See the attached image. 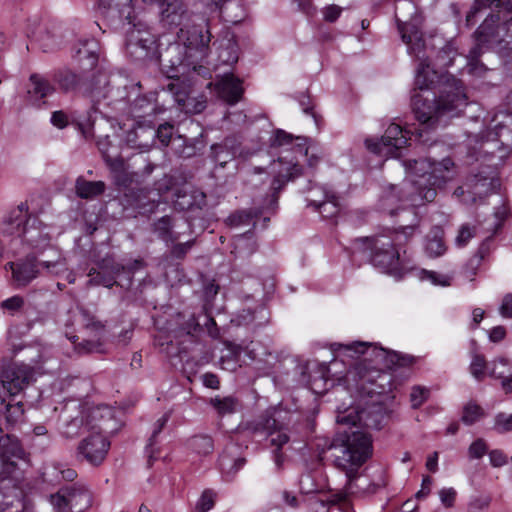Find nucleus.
<instances>
[{"label":"nucleus","mask_w":512,"mask_h":512,"mask_svg":"<svg viewBox=\"0 0 512 512\" xmlns=\"http://www.w3.org/2000/svg\"><path fill=\"white\" fill-rule=\"evenodd\" d=\"M487 141L499 142L504 149L512 145V114L499 112L492 119V126L486 133Z\"/></svg>","instance_id":"412c9836"},{"label":"nucleus","mask_w":512,"mask_h":512,"mask_svg":"<svg viewBox=\"0 0 512 512\" xmlns=\"http://www.w3.org/2000/svg\"><path fill=\"white\" fill-rule=\"evenodd\" d=\"M356 243L363 247V250L370 251V261L373 266L397 279L402 277L404 268L400 251L395 247L391 236L379 234L363 237L356 239Z\"/></svg>","instance_id":"1a4fd4ad"},{"label":"nucleus","mask_w":512,"mask_h":512,"mask_svg":"<svg viewBox=\"0 0 512 512\" xmlns=\"http://www.w3.org/2000/svg\"><path fill=\"white\" fill-rule=\"evenodd\" d=\"M429 391L426 388L414 387L410 394V401L413 408L420 407L428 398Z\"/></svg>","instance_id":"6e6d98bb"},{"label":"nucleus","mask_w":512,"mask_h":512,"mask_svg":"<svg viewBox=\"0 0 512 512\" xmlns=\"http://www.w3.org/2000/svg\"><path fill=\"white\" fill-rule=\"evenodd\" d=\"M261 215H263L262 210H241L230 215L228 221L232 226L236 227L242 225H250L251 223L255 225V219L260 217Z\"/></svg>","instance_id":"72a5a7b5"},{"label":"nucleus","mask_w":512,"mask_h":512,"mask_svg":"<svg viewBox=\"0 0 512 512\" xmlns=\"http://www.w3.org/2000/svg\"><path fill=\"white\" fill-rule=\"evenodd\" d=\"M489 183L486 178L478 179L475 176L471 180V184L467 183L464 187H458L454 195L458 197L464 204L470 205L477 202V199H481L482 196L486 195L489 190Z\"/></svg>","instance_id":"393cba45"},{"label":"nucleus","mask_w":512,"mask_h":512,"mask_svg":"<svg viewBox=\"0 0 512 512\" xmlns=\"http://www.w3.org/2000/svg\"><path fill=\"white\" fill-rule=\"evenodd\" d=\"M66 488L69 501V510L80 512L90 507L92 496L84 485L75 483L70 486H66Z\"/></svg>","instance_id":"cd10ccee"},{"label":"nucleus","mask_w":512,"mask_h":512,"mask_svg":"<svg viewBox=\"0 0 512 512\" xmlns=\"http://www.w3.org/2000/svg\"><path fill=\"white\" fill-rule=\"evenodd\" d=\"M475 236L474 227L464 224L459 229L458 235L455 238V243L458 247H464Z\"/></svg>","instance_id":"5fc2aeb1"},{"label":"nucleus","mask_w":512,"mask_h":512,"mask_svg":"<svg viewBox=\"0 0 512 512\" xmlns=\"http://www.w3.org/2000/svg\"><path fill=\"white\" fill-rule=\"evenodd\" d=\"M271 147L284 148L280 155L273 163V172L275 176L271 182V189L273 194L269 199L268 210L275 211L278 205V194L285 187L287 182L294 180L302 174V168L298 163L296 157H290V153L295 155L305 156L307 158V165L309 168L314 169L321 161L318 153L310 151L308 146V139L303 137L294 138L292 134L287 133L282 129L275 131Z\"/></svg>","instance_id":"39448f33"},{"label":"nucleus","mask_w":512,"mask_h":512,"mask_svg":"<svg viewBox=\"0 0 512 512\" xmlns=\"http://www.w3.org/2000/svg\"><path fill=\"white\" fill-rule=\"evenodd\" d=\"M446 247L442 238L438 235V231L433 237H427L425 244V251L430 257H439L444 254Z\"/></svg>","instance_id":"a19ab883"},{"label":"nucleus","mask_w":512,"mask_h":512,"mask_svg":"<svg viewBox=\"0 0 512 512\" xmlns=\"http://www.w3.org/2000/svg\"><path fill=\"white\" fill-rule=\"evenodd\" d=\"M487 362L483 355L474 352L472 354L469 371L471 375L477 380L482 381L486 375Z\"/></svg>","instance_id":"ea45409f"},{"label":"nucleus","mask_w":512,"mask_h":512,"mask_svg":"<svg viewBox=\"0 0 512 512\" xmlns=\"http://www.w3.org/2000/svg\"><path fill=\"white\" fill-rule=\"evenodd\" d=\"M488 451V446L484 439L478 438L471 443L468 448V455L471 459H480Z\"/></svg>","instance_id":"603ef678"},{"label":"nucleus","mask_w":512,"mask_h":512,"mask_svg":"<svg viewBox=\"0 0 512 512\" xmlns=\"http://www.w3.org/2000/svg\"><path fill=\"white\" fill-rule=\"evenodd\" d=\"M75 57L85 69H93L98 62V43L94 39L81 41L76 48Z\"/></svg>","instance_id":"c85d7f7f"},{"label":"nucleus","mask_w":512,"mask_h":512,"mask_svg":"<svg viewBox=\"0 0 512 512\" xmlns=\"http://www.w3.org/2000/svg\"><path fill=\"white\" fill-rule=\"evenodd\" d=\"M51 503L58 510V512H65L67 509H69L67 488L63 487L57 494L52 495Z\"/></svg>","instance_id":"864d4df0"},{"label":"nucleus","mask_w":512,"mask_h":512,"mask_svg":"<svg viewBox=\"0 0 512 512\" xmlns=\"http://www.w3.org/2000/svg\"><path fill=\"white\" fill-rule=\"evenodd\" d=\"M24 415V409L22 402L14 404L8 403L5 405V418L7 423L15 424L21 420Z\"/></svg>","instance_id":"49530a36"},{"label":"nucleus","mask_w":512,"mask_h":512,"mask_svg":"<svg viewBox=\"0 0 512 512\" xmlns=\"http://www.w3.org/2000/svg\"><path fill=\"white\" fill-rule=\"evenodd\" d=\"M490 464L495 467H503L508 463L507 455L500 449H493L489 453Z\"/></svg>","instance_id":"680f3d73"},{"label":"nucleus","mask_w":512,"mask_h":512,"mask_svg":"<svg viewBox=\"0 0 512 512\" xmlns=\"http://www.w3.org/2000/svg\"><path fill=\"white\" fill-rule=\"evenodd\" d=\"M27 213L26 203H21L13 209L4 222V235L12 237L9 245L13 255L24 252L25 246L42 255L51 244L48 227L38 217L27 216Z\"/></svg>","instance_id":"0eeeda50"},{"label":"nucleus","mask_w":512,"mask_h":512,"mask_svg":"<svg viewBox=\"0 0 512 512\" xmlns=\"http://www.w3.org/2000/svg\"><path fill=\"white\" fill-rule=\"evenodd\" d=\"M173 125L169 123H164L159 125L158 129L155 132V136L161 142L163 146H167L171 140L173 134Z\"/></svg>","instance_id":"13d9d810"},{"label":"nucleus","mask_w":512,"mask_h":512,"mask_svg":"<svg viewBox=\"0 0 512 512\" xmlns=\"http://www.w3.org/2000/svg\"><path fill=\"white\" fill-rule=\"evenodd\" d=\"M417 7L412 0H395V19L402 41L408 53L419 56L424 47L422 32L417 23Z\"/></svg>","instance_id":"9b49d317"},{"label":"nucleus","mask_w":512,"mask_h":512,"mask_svg":"<svg viewBox=\"0 0 512 512\" xmlns=\"http://www.w3.org/2000/svg\"><path fill=\"white\" fill-rule=\"evenodd\" d=\"M152 232L167 245L173 244L190 233V224L183 218L165 215L153 222Z\"/></svg>","instance_id":"2eb2a0df"},{"label":"nucleus","mask_w":512,"mask_h":512,"mask_svg":"<svg viewBox=\"0 0 512 512\" xmlns=\"http://www.w3.org/2000/svg\"><path fill=\"white\" fill-rule=\"evenodd\" d=\"M425 46L419 56L420 62L415 72V92L411 97L412 109L420 125L431 129L442 119L458 117L468 105L464 84L453 76L441 75L430 66L424 57Z\"/></svg>","instance_id":"f03ea898"},{"label":"nucleus","mask_w":512,"mask_h":512,"mask_svg":"<svg viewBox=\"0 0 512 512\" xmlns=\"http://www.w3.org/2000/svg\"><path fill=\"white\" fill-rule=\"evenodd\" d=\"M423 132L422 129H415V131L403 129L400 125L392 123L381 139H366L365 146L369 151L380 156L400 157V150L407 145L411 136L415 135L420 141L423 138Z\"/></svg>","instance_id":"f8f14e48"},{"label":"nucleus","mask_w":512,"mask_h":512,"mask_svg":"<svg viewBox=\"0 0 512 512\" xmlns=\"http://www.w3.org/2000/svg\"><path fill=\"white\" fill-rule=\"evenodd\" d=\"M206 205V195L199 189L182 188L175 193L174 206L178 210L202 209Z\"/></svg>","instance_id":"5701e85b"},{"label":"nucleus","mask_w":512,"mask_h":512,"mask_svg":"<svg viewBox=\"0 0 512 512\" xmlns=\"http://www.w3.org/2000/svg\"><path fill=\"white\" fill-rule=\"evenodd\" d=\"M156 4L160 7L163 24L179 27L178 40L183 44L186 54L192 57V51H195L201 60L206 57L211 41L208 20L202 19L205 22V30L201 25H196L194 18L199 17L189 13L182 0H166L165 3Z\"/></svg>","instance_id":"423d86ee"},{"label":"nucleus","mask_w":512,"mask_h":512,"mask_svg":"<svg viewBox=\"0 0 512 512\" xmlns=\"http://www.w3.org/2000/svg\"><path fill=\"white\" fill-rule=\"evenodd\" d=\"M230 139L226 138L223 142V144L219 145H213L212 150L215 154L216 161L220 162L221 164L226 163L227 161L233 159L236 155V151H227L225 157H221V154L225 152V150L229 147Z\"/></svg>","instance_id":"3c124183"},{"label":"nucleus","mask_w":512,"mask_h":512,"mask_svg":"<svg viewBox=\"0 0 512 512\" xmlns=\"http://www.w3.org/2000/svg\"><path fill=\"white\" fill-rule=\"evenodd\" d=\"M403 166L410 178L400 187L391 185L380 199L382 211L394 216L397 211L409 214L412 219L409 224L401 223L397 229L385 233L392 237L397 249L409 243L417 233L420 218L415 207L426 202H432L437 189L453 178L454 163L450 158L440 162L429 159H414L403 162Z\"/></svg>","instance_id":"f257e3e1"},{"label":"nucleus","mask_w":512,"mask_h":512,"mask_svg":"<svg viewBox=\"0 0 512 512\" xmlns=\"http://www.w3.org/2000/svg\"><path fill=\"white\" fill-rule=\"evenodd\" d=\"M487 252L488 248L486 247V244L483 243L479 247L478 251L468 259L463 267V275L465 278L469 279L470 281L474 280Z\"/></svg>","instance_id":"2f4dec72"},{"label":"nucleus","mask_w":512,"mask_h":512,"mask_svg":"<svg viewBox=\"0 0 512 512\" xmlns=\"http://www.w3.org/2000/svg\"><path fill=\"white\" fill-rule=\"evenodd\" d=\"M486 8H490L492 12L475 31L478 44L467 55L468 71L474 75H480L486 70L479 61L482 52L480 44L501 42L508 35L512 37V0H476L466 16L467 24Z\"/></svg>","instance_id":"20e7f679"},{"label":"nucleus","mask_w":512,"mask_h":512,"mask_svg":"<svg viewBox=\"0 0 512 512\" xmlns=\"http://www.w3.org/2000/svg\"><path fill=\"white\" fill-rule=\"evenodd\" d=\"M33 377L32 369L27 365H13L3 370L1 386L11 396L18 394Z\"/></svg>","instance_id":"f3484780"},{"label":"nucleus","mask_w":512,"mask_h":512,"mask_svg":"<svg viewBox=\"0 0 512 512\" xmlns=\"http://www.w3.org/2000/svg\"><path fill=\"white\" fill-rule=\"evenodd\" d=\"M341 12L342 8L334 4L326 6L322 11L323 18L327 22H335L341 15Z\"/></svg>","instance_id":"338daca9"},{"label":"nucleus","mask_w":512,"mask_h":512,"mask_svg":"<svg viewBox=\"0 0 512 512\" xmlns=\"http://www.w3.org/2000/svg\"><path fill=\"white\" fill-rule=\"evenodd\" d=\"M421 279L428 280L432 284L439 286H449L451 283V277H449L448 275L428 270L421 271Z\"/></svg>","instance_id":"09e8293b"},{"label":"nucleus","mask_w":512,"mask_h":512,"mask_svg":"<svg viewBox=\"0 0 512 512\" xmlns=\"http://www.w3.org/2000/svg\"><path fill=\"white\" fill-rule=\"evenodd\" d=\"M55 92L54 86L47 78L39 74H32L29 78L28 96L31 101L38 103Z\"/></svg>","instance_id":"bb28decb"},{"label":"nucleus","mask_w":512,"mask_h":512,"mask_svg":"<svg viewBox=\"0 0 512 512\" xmlns=\"http://www.w3.org/2000/svg\"><path fill=\"white\" fill-rule=\"evenodd\" d=\"M212 404L218 413L222 415L236 412L239 406L238 401L233 397L215 398L212 400Z\"/></svg>","instance_id":"79ce46f5"},{"label":"nucleus","mask_w":512,"mask_h":512,"mask_svg":"<svg viewBox=\"0 0 512 512\" xmlns=\"http://www.w3.org/2000/svg\"><path fill=\"white\" fill-rule=\"evenodd\" d=\"M320 192L322 198H309L308 206H313L324 218L336 216L340 210L338 197L326 188H321Z\"/></svg>","instance_id":"a878e982"},{"label":"nucleus","mask_w":512,"mask_h":512,"mask_svg":"<svg viewBox=\"0 0 512 512\" xmlns=\"http://www.w3.org/2000/svg\"><path fill=\"white\" fill-rule=\"evenodd\" d=\"M23 305L24 299L19 295L12 296L1 302V308L11 312L18 311Z\"/></svg>","instance_id":"69168bd1"},{"label":"nucleus","mask_w":512,"mask_h":512,"mask_svg":"<svg viewBox=\"0 0 512 512\" xmlns=\"http://www.w3.org/2000/svg\"><path fill=\"white\" fill-rule=\"evenodd\" d=\"M146 4L165 3L166 0H142ZM132 0H99V5L105 9H116L121 16L127 12L130 15V6Z\"/></svg>","instance_id":"c9c22d12"},{"label":"nucleus","mask_w":512,"mask_h":512,"mask_svg":"<svg viewBox=\"0 0 512 512\" xmlns=\"http://www.w3.org/2000/svg\"><path fill=\"white\" fill-rule=\"evenodd\" d=\"M156 93H149L137 97L130 108L131 115L137 120L139 127L148 125L153 126L154 122L150 117L162 113L164 109L156 102Z\"/></svg>","instance_id":"6ab92c4d"},{"label":"nucleus","mask_w":512,"mask_h":512,"mask_svg":"<svg viewBox=\"0 0 512 512\" xmlns=\"http://www.w3.org/2000/svg\"><path fill=\"white\" fill-rule=\"evenodd\" d=\"M386 412L382 404L371 403L367 407L357 410L349 408L343 412H338L336 422L342 425L356 426L379 430L383 425Z\"/></svg>","instance_id":"ddd939ff"},{"label":"nucleus","mask_w":512,"mask_h":512,"mask_svg":"<svg viewBox=\"0 0 512 512\" xmlns=\"http://www.w3.org/2000/svg\"><path fill=\"white\" fill-rule=\"evenodd\" d=\"M483 416L482 408L475 403H468L463 409L462 421L472 425Z\"/></svg>","instance_id":"a18cd8bd"},{"label":"nucleus","mask_w":512,"mask_h":512,"mask_svg":"<svg viewBox=\"0 0 512 512\" xmlns=\"http://www.w3.org/2000/svg\"><path fill=\"white\" fill-rule=\"evenodd\" d=\"M129 45H137L145 51H150L154 44V36L146 30H132L128 38Z\"/></svg>","instance_id":"f704fd0d"},{"label":"nucleus","mask_w":512,"mask_h":512,"mask_svg":"<svg viewBox=\"0 0 512 512\" xmlns=\"http://www.w3.org/2000/svg\"><path fill=\"white\" fill-rule=\"evenodd\" d=\"M501 316L505 318H512V294L508 293L503 297L502 303L499 307Z\"/></svg>","instance_id":"774afa93"},{"label":"nucleus","mask_w":512,"mask_h":512,"mask_svg":"<svg viewBox=\"0 0 512 512\" xmlns=\"http://www.w3.org/2000/svg\"><path fill=\"white\" fill-rule=\"evenodd\" d=\"M75 189L80 198L89 199L101 195L105 191V183L103 181H88L78 178Z\"/></svg>","instance_id":"7c9ffc66"},{"label":"nucleus","mask_w":512,"mask_h":512,"mask_svg":"<svg viewBox=\"0 0 512 512\" xmlns=\"http://www.w3.org/2000/svg\"><path fill=\"white\" fill-rule=\"evenodd\" d=\"M105 163L109 167L112 173L116 175H122L125 172V162L121 157L106 156L104 159Z\"/></svg>","instance_id":"e2e57ef3"},{"label":"nucleus","mask_w":512,"mask_h":512,"mask_svg":"<svg viewBox=\"0 0 512 512\" xmlns=\"http://www.w3.org/2000/svg\"><path fill=\"white\" fill-rule=\"evenodd\" d=\"M216 493L210 489L205 490L198 499L195 509L198 512H208L214 507Z\"/></svg>","instance_id":"de8ad7c7"},{"label":"nucleus","mask_w":512,"mask_h":512,"mask_svg":"<svg viewBox=\"0 0 512 512\" xmlns=\"http://www.w3.org/2000/svg\"><path fill=\"white\" fill-rule=\"evenodd\" d=\"M438 496L443 507L450 509L456 502L457 491L453 487H444L439 490Z\"/></svg>","instance_id":"8fccbe9b"},{"label":"nucleus","mask_w":512,"mask_h":512,"mask_svg":"<svg viewBox=\"0 0 512 512\" xmlns=\"http://www.w3.org/2000/svg\"><path fill=\"white\" fill-rule=\"evenodd\" d=\"M168 90L173 95L175 102H177L181 110H184L186 113L197 114L206 108L205 98L203 96H201L200 99L192 97L190 85H187L183 81L177 80L169 83Z\"/></svg>","instance_id":"a211bd4d"},{"label":"nucleus","mask_w":512,"mask_h":512,"mask_svg":"<svg viewBox=\"0 0 512 512\" xmlns=\"http://www.w3.org/2000/svg\"><path fill=\"white\" fill-rule=\"evenodd\" d=\"M89 277L90 279L88 283L94 286L102 285L110 288L116 283L114 275L110 273L97 272L95 269L90 270Z\"/></svg>","instance_id":"c03bdc74"},{"label":"nucleus","mask_w":512,"mask_h":512,"mask_svg":"<svg viewBox=\"0 0 512 512\" xmlns=\"http://www.w3.org/2000/svg\"><path fill=\"white\" fill-rule=\"evenodd\" d=\"M46 251H48L46 256L44 253L42 255L34 253L37 256L39 266L52 275H58L67 270L66 258L60 249L49 244Z\"/></svg>","instance_id":"b1692460"},{"label":"nucleus","mask_w":512,"mask_h":512,"mask_svg":"<svg viewBox=\"0 0 512 512\" xmlns=\"http://www.w3.org/2000/svg\"><path fill=\"white\" fill-rule=\"evenodd\" d=\"M332 449L335 467L346 476L345 489L354 493L353 481L359 475V469L372 455V439L367 433L359 430L339 433L333 439Z\"/></svg>","instance_id":"6e6552de"},{"label":"nucleus","mask_w":512,"mask_h":512,"mask_svg":"<svg viewBox=\"0 0 512 512\" xmlns=\"http://www.w3.org/2000/svg\"><path fill=\"white\" fill-rule=\"evenodd\" d=\"M84 327L91 332H95L96 335L101 333L104 329V325L95 319L94 316L90 315L87 311H82Z\"/></svg>","instance_id":"4d7b16f0"},{"label":"nucleus","mask_w":512,"mask_h":512,"mask_svg":"<svg viewBox=\"0 0 512 512\" xmlns=\"http://www.w3.org/2000/svg\"><path fill=\"white\" fill-rule=\"evenodd\" d=\"M490 377L502 379L501 385L506 393H512V374L509 376H505V371H497L496 367H494L490 373Z\"/></svg>","instance_id":"0e129e2a"},{"label":"nucleus","mask_w":512,"mask_h":512,"mask_svg":"<svg viewBox=\"0 0 512 512\" xmlns=\"http://www.w3.org/2000/svg\"><path fill=\"white\" fill-rule=\"evenodd\" d=\"M195 241L188 240L184 243H173L174 245L171 248V256L177 259H182L185 255L190 251L193 247Z\"/></svg>","instance_id":"052dcab7"},{"label":"nucleus","mask_w":512,"mask_h":512,"mask_svg":"<svg viewBox=\"0 0 512 512\" xmlns=\"http://www.w3.org/2000/svg\"><path fill=\"white\" fill-rule=\"evenodd\" d=\"M216 89L219 97L230 105L239 102L244 93L242 81L232 73L224 74L216 83Z\"/></svg>","instance_id":"4be33fe9"},{"label":"nucleus","mask_w":512,"mask_h":512,"mask_svg":"<svg viewBox=\"0 0 512 512\" xmlns=\"http://www.w3.org/2000/svg\"><path fill=\"white\" fill-rule=\"evenodd\" d=\"M245 465L244 458H231L227 451H224L219 457V466L224 473H236Z\"/></svg>","instance_id":"58836bf2"},{"label":"nucleus","mask_w":512,"mask_h":512,"mask_svg":"<svg viewBox=\"0 0 512 512\" xmlns=\"http://www.w3.org/2000/svg\"><path fill=\"white\" fill-rule=\"evenodd\" d=\"M170 418L169 413H165L162 415L154 424L152 434L149 438L148 448H152L156 443V438L158 434L163 430L164 426L167 424Z\"/></svg>","instance_id":"bf43d9fd"},{"label":"nucleus","mask_w":512,"mask_h":512,"mask_svg":"<svg viewBox=\"0 0 512 512\" xmlns=\"http://www.w3.org/2000/svg\"><path fill=\"white\" fill-rule=\"evenodd\" d=\"M333 349L343 351L344 354L354 357V354H361L362 357L349 368L343 378L339 381L347 389H355L360 393H371L366 385L373 384L380 376L384 367L390 368L393 365H402L404 358L394 351L371 346L366 342H354L351 344L337 343Z\"/></svg>","instance_id":"7ed1b4c3"},{"label":"nucleus","mask_w":512,"mask_h":512,"mask_svg":"<svg viewBox=\"0 0 512 512\" xmlns=\"http://www.w3.org/2000/svg\"><path fill=\"white\" fill-rule=\"evenodd\" d=\"M217 45L218 61L225 65H233L238 61V46L233 36L214 42Z\"/></svg>","instance_id":"c756f323"},{"label":"nucleus","mask_w":512,"mask_h":512,"mask_svg":"<svg viewBox=\"0 0 512 512\" xmlns=\"http://www.w3.org/2000/svg\"><path fill=\"white\" fill-rule=\"evenodd\" d=\"M279 416L280 411L269 409L251 427L254 433L266 435L269 438L270 444L275 447L274 450H281L290 441L288 428L279 422Z\"/></svg>","instance_id":"4468645a"},{"label":"nucleus","mask_w":512,"mask_h":512,"mask_svg":"<svg viewBox=\"0 0 512 512\" xmlns=\"http://www.w3.org/2000/svg\"><path fill=\"white\" fill-rule=\"evenodd\" d=\"M493 430L498 434L512 432V413H497L494 417Z\"/></svg>","instance_id":"37998d69"},{"label":"nucleus","mask_w":512,"mask_h":512,"mask_svg":"<svg viewBox=\"0 0 512 512\" xmlns=\"http://www.w3.org/2000/svg\"><path fill=\"white\" fill-rule=\"evenodd\" d=\"M113 409L108 406H98L92 412L93 418H99V432L84 438L77 447V458L85 460L93 466H99L105 460L110 448V442L104 435L109 432V422L113 418Z\"/></svg>","instance_id":"9d476101"},{"label":"nucleus","mask_w":512,"mask_h":512,"mask_svg":"<svg viewBox=\"0 0 512 512\" xmlns=\"http://www.w3.org/2000/svg\"><path fill=\"white\" fill-rule=\"evenodd\" d=\"M176 323L179 324V327L171 330L175 339L182 336L192 337L193 333L196 332L200 326L194 315H190L187 320H184V315L178 314Z\"/></svg>","instance_id":"473e14b6"},{"label":"nucleus","mask_w":512,"mask_h":512,"mask_svg":"<svg viewBox=\"0 0 512 512\" xmlns=\"http://www.w3.org/2000/svg\"><path fill=\"white\" fill-rule=\"evenodd\" d=\"M5 269L11 270L12 281L17 288L26 287L40 275L38 259L33 253L16 261L8 262Z\"/></svg>","instance_id":"dca6fc26"},{"label":"nucleus","mask_w":512,"mask_h":512,"mask_svg":"<svg viewBox=\"0 0 512 512\" xmlns=\"http://www.w3.org/2000/svg\"><path fill=\"white\" fill-rule=\"evenodd\" d=\"M189 447L199 455H208L214 450V443L208 435H196L189 441Z\"/></svg>","instance_id":"4c0bfd02"},{"label":"nucleus","mask_w":512,"mask_h":512,"mask_svg":"<svg viewBox=\"0 0 512 512\" xmlns=\"http://www.w3.org/2000/svg\"><path fill=\"white\" fill-rule=\"evenodd\" d=\"M54 80L59 84L63 91L68 92L74 90L78 86L80 78L71 70L64 69L55 74Z\"/></svg>","instance_id":"e433bc0d"},{"label":"nucleus","mask_w":512,"mask_h":512,"mask_svg":"<svg viewBox=\"0 0 512 512\" xmlns=\"http://www.w3.org/2000/svg\"><path fill=\"white\" fill-rule=\"evenodd\" d=\"M190 57L179 43L170 45L164 54L160 56V64L163 72L170 79L179 80V74L184 73L186 59Z\"/></svg>","instance_id":"aec40b11"}]
</instances>
